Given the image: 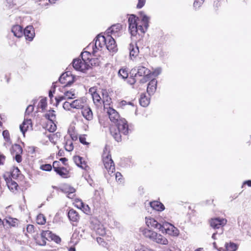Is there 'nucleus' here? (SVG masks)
I'll return each mask as SVG.
<instances>
[{
	"mask_svg": "<svg viewBox=\"0 0 251 251\" xmlns=\"http://www.w3.org/2000/svg\"><path fill=\"white\" fill-rule=\"evenodd\" d=\"M150 20V17L143 11L139 12V17L130 15L128 19V30L131 36L145 33L148 28Z\"/></svg>",
	"mask_w": 251,
	"mask_h": 251,
	"instance_id": "nucleus-1",
	"label": "nucleus"
},
{
	"mask_svg": "<svg viewBox=\"0 0 251 251\" xmlns=\"http://www.w3.org/2000/svg\"><path fill=\"white\" fill-rule=\"evenodd\" d=\"M115 124L117 126L118 129L111 128L110 132L115 140L117 142H120L121 141V133L124 135H126L128 133L129 129L127 122L125 119H120Z\"/></svg>",
	"mask_w": 251,
	"mask_h": 251,
	"instance_id": "nucleus-2",
	"label": "nucleus"
},
{
	"mask_svg": "<svg viewBox=\"0 0 251 251\" xmlns=\"http://www.w3.org/2000/svg\"><path fill=\"white\" fill-rule=\"evenodd\" d=\"M85 54L89 55V52L85 51L81 54V59H75L73 62V67L75 70L80 72H84L88 69L90 65L88 62H85Z\"/></svg>",
	"mask_w": 251,
	"mask_h": 251,
	"instance_id": "nucleus-3",
	"label": "nucleus"
},
{
	"mask_svg": "<svg viewBox=\"0 0 251 251\" xmlns=\"http://www.w3.org/2000/svg\"><path fill=\"white\" fill-rule=\"evenodd\" d=\"M106 44V36L99 35L96 37L95 43H91L87 47L88 50L92 49L93 53H95L98 50H100L102 47L105 46Z\"/></svg>",
	"mask_w": 251,
	"mask_h": 251,
	"instance_id": "nucleus-4",
	"label": "nucleus"
},
{
	"mask_svg": "<svg viewBox=\"0 0 251 251\" xmlns=\"http://www.w3.org/2000/svg\"><path fill=\"white\" fill-rule=\"evenodd\" d=\"M103 162L105 168L110 175H112L115 171V165L109 153L104 152L103 155Z\"/></svg>",
	"mask_w": 251,
	"mask_h": 251,
	"instance_id": "nucleus-5",
	"label": "nucleus"
},
{
	"mask_svg": "<svg viewBox=\"0 0 251 251\" xmlns=\"http://www.w3.org/2000/svg\"><path fill=\"white\" fill-rule=\"evenodd\" d=\"M160 231L173 236H177L179 234V230L176 227L167 222L162 225Z\"/></svg>",
	"mask_w": 251,
	"mask_h": 251,
	"instance_id": "nucleus-6",
	"label": "nucleus"
},
{
	"mask_svg": "<svg viewBox=\"0 0 251 251\" xmlns=\"http://www.w3.org/2000/svg\"><path fill=\"white\" fill-rule=\"evenodd\" d=\"M10 151L12 154L15 155L16 161L20 163L22 160L21 154L23 153V149L21 146L18 144H14L12 146Z\"/></svg>",
	"mask_w": 251,
	"mask_h": 251,
	"instance_id": "nucleus-7",
	"label": "nucleus"
},
{
	"mask_svg": "<svg viewBox=\"0 0 251 251\" xmlns=\"http://www.w3.org/2000/svg\"><path fill=\"white\" fill-rule=\"evenodd\" d=\"M106 48L110 51H115L117 50V46L114 38L111 35H107L106 36Z\"/></svg>",
	"mask_w": 251,
	"mask_h": 251,
	"instance_id": "nucleus-8",
	"label": "nucleus"
},
{
	"mask_svg": "<svg viewBox=\"0 0 251 251\" xmlns=\"http://www.w3.org/2000/svg\"><path fill=\"white\" fill-rule=\"evenodd\" d=\"M59 82L62 84H64L65 86H70L73 82V78L68 74V73L63 74L59 79Z\"/></svg>",
	"mask_w": 251,
	"mask_h": 251,
	"instance_id": "nucleus-9",
	"label": "nucleus"
},
{
	"mask_svg": "<svg viewBox=\"0 0 251 251\" xmlns=\"http://www.w3.org/2000/svg\"><path fill=\"white\" fill-rule=\"evenodd\" d=\"M145 220L146 225L148 227L158 229L160 231L162 225L159 223L154 218L146 217Z\"/></svg>",
	"mask_w": 251,
	"mask_h": 251,
	"instance_id": "nucleus-10",
	"label": "nucleus"
},
{
	"mask_svg": "<svg viewBox=\"0 0 251 251\" xmlns=\"http://www.w3.org/2000/svg\"><path fill=\"white\" fill-rule=\"evenodd\" d=\"M107 113L110 121L114 124H116L120 119L118 112L112 108L109 107L108 109Z\"/></svg>",
	"mask_w": 251,
	"mask_h": 251,
	"instance_id": "nucleus-11",
	"label": "nucleus"
},
{
	"mask_svg": "<svg viewBox=\"0 0 251 251\" xmlns=\"http://www.w3.org/2000/svg\"><path fill=\"white\" fill-rule=\"evenodd\" d=\"M154 234L155 235H153V238H152L151 241L164 245H166L168 244V240L163 235L156 232L154 233Z\"/></svg>",
	"mask_w": 251,
	"mask_h": 251,
	"instance_id": "nucleus-12",
	"label": "nucleus"
},
{
	"mask_svg": "<svg viewBox=\"0 0 251 251\" xmlns=\"http://www.w3.org/2000/svg\"><path fill=\"white\" fill-rule=\"evenodd\" d=\"M81 110V114L86 120H92L93 119V114L89 106H85Z\"/></svg>",
	"mask_w": 251,
	"mask_h": 251,
	"instance_id": "nucleus-13",
	"label": "nucleus"
},
{
	"mask_svg": "<svg viewBox=\"0 0 251 251\" xmlns=\"http://www.w3.org/2000/svg\"><path fill=\"white\" fill-rule=\"evenodd\" d=\"M23 34H24L26 40L31 41L35 36L34 30L33 26H26L23 32Z\"/></svg>",
	"mask_w": 251,
	"mask_h": 251,
	"instance_id": "nucleus-14",
	"label": "nucleus"
},
{
	"mask_svg": "<svg viewBox=\"0 0 251 251\" xmlns=\"http://www.w3.org/2000/svg\"><path fill=\"white\" fill-rule=\"evenodd\" d=\"M72 102L73 108L82 109L85 106L86 100L84 98H80L78 99L73 100Z\"/></svg>",
	"mask_w": 251,
	"mask_h": 251,
	"instance_id": "nucleus-15",
	"label": "nucleus"
},
{
	"mask_svg": "<svg viewBox=\"0 0 251 251\" xmlns=\"http://www.w3.org/2000/svg\"><path fill=\"white\" fill-rule=\"evenodd\" d=\"M61 190L62 192L67 194V197L69 198L73 199L75 196V189L69 185H63L61 188Z\"/></svg>",
	"mask_w": 251,
	"mask_h": 251,
	"instance_id": "nucleus-16",
	"label": "nucleus"
},
{
	"mask_svg": "<svg viewBox=\"0 0 251 251\" xmlns=\"http://www.w3.org/2000/svg\"><path fill=\"white\" fill-rule=\"evenodd\" d=\"M32 125L30 119L25 120L22 125L20 126V129L24 135L25 132L29 129H32Z\"/></svg>",
	"mask_w": 251,
	"mask_h": 251,
	"instance_id": "nucleus-17",
	"label": "nucleus"
},
{
	"mask_svg": "<svg viewBox=\"0 0 251 251\" xmlns=\"http://www.w3.org/2000/svg\"><path fill=\"white\" fill-rule=\"evenodd\" d=\"M157 83V80L154 78L148 83L147 91L150 95H153L156 91Z\"/></svg>",
	"mask_w": 251,
	"mask_h": 251,
	"instance_id": "nucleus-18",
	"label": "nucleus"
},
{
	"mask_svg": "<svg viewBox=\"0 0 251 251\" xmlns=\"http://www.w3.org/2000/svg\"><path fill=\"white\" fill-rule=\"evenodd\" d=\"M129 56L131 59H134L138 56L139 53L138 47L136 45L130 44L129 45Z\"/></svg>",
	"mask_w": 251,
	"mask_h": 251,
	"instance_id": "nucleus-19",
	"label": "nucleus"
},
{
	"mask_svg": "<svg viewBox=\"0 0 251 251\" xmlns=\"http://www.w3.org/2000/svg\"><path fill=\"white\" fill-rule=\"evenodd\" d=\"M11 31L17 38H20L23 35V27L20 25H13L11 28Z\"/></svg>",
	"mask_w": 251,
	"mask_h": 251,
	"instance_id": "nucleus-20",
	"label": "nucleus"
},
{
	"mask_svg": "<svg viewBox=\"0 0 251 251\" xmlns=\"http://www.w3.org/2000/svg\"><path fill=\"white\" fill-rule=\"evenodd\" d=\"M41 238H42V243H40V245H44L46 244V240H51L53 233L49 230L43 231L41 234Z\"/></svg>",
	"mask_w": 251,
	"mask_h": 251,
	"instance_id": "nucleus-21",
	"label": "nucleus"
},
{
	"mask_svg": "<svg viewBox=\"0 0 251 251\" xmlns=\"http://www.w3.org/2000/svg\"><path fill=\"white\" fill-rule=\"evenodd\" d=\"M101 95L102 103L103 104L104 106L105 105H109L111 102V98L105 90H102L100 92Z\"/></svg>",
	"mask_w": 251,
	"mask_h": 251,
	"instance_id": "nucleus-22",
	"label": "nucleus"
},
{
	"mask_svg": "<svg viewBox=\"0 0 251 251\" xmlns=\"http://www.w3.org/2000/svg\"><path fill=\"white\" fill-rule=\"evenodd\" d=\"M140 231L145 237L149 239L150 240L153 238V235H155L154 233L155 232L152 230L145 228H140Z\"/></svg>",
	"mask_w": 251,
	"mask_h": 251,
	"instance_id": "nucleus-23",
	"label": "nucleus"
},
{
	"mask_svg": "<svg viewBox=\"0 0 251 251\" xmlns=\"http://www.w3.org/2000/svg\"><path fill=\"white\" fill-rule=\"evenodd\" d=\"M121 28L122 25L120 24L114 25L107 29L106 33L107 35L110 34L114 35L119 31Z\"/></svg>",
	"mask_w": 251,
	"mask_h": 251,
	"instance_id": "nucleus-24",
	"label": "nucleus"
},
{
	"mask_svg": "<svg viewBox=\"0 0 251 251\" xmlns=\"http://www.w3.org/2000/svg\"><path fill=\"white\" fill-rule=\"evenodd\" d=\"M68 216L70 220L72 222H77L79 219V216L77 212L73 209L69 211Z\"/></svg>",
	"mask_w": 251,
	"mask_h": 251,
	"instance_id": "nucleus-25",
	"label": "nucleus"
},
{
	"mask_svg": "<svg viewBox=\"0 0 251 251\" xmlns=\"http://www.w3.org/2000/svg\"><path fill=\"white\" fill-rule=\"evenodd\" d=\"M93 228L96 233L100 236H103L106 233L105 228L101 224L95 225Z\"/></svg>",
	"mask_w": 251,
	"mask_h": 251,
	"instance_id": "nucleus-26",
	"label": "nucleus"
},
{
	"mask_svg": "<svg viewBox=\"0 0 251 251\" xmlns=\"http://www.w3.org/2000/svg\"><path fill=\"white\" fill-rule=\"evenodd\" d=\"M151 206L157 211H163L165 209L164 205L158 201H153L150 202Z\"/></svg>",
	"mask_w": 251,
	"mask_h": 251,
	"instance_id": "nucleus-27",
	"label": "nucleus"
},
{
	"mask_svg": "<svg viewBox=\"0 0 251 251\" xmlns=\"http://www.w3.org/2000/svg\"><path fill=\"white\" fill-rule=\"evenodd\" d=\"M4 221L10 226L16 227L18 226L19 224V220L17 219L11 217H6L4 219Z\"/></svg>",
	"mask_w": 251,
	"mask_h": 251,
	"instance_id": "nucleus-28",
	"label": "nucleus"
},
{
	"mask_svg": "<svg viewBox=\"0 0 251 251\" xmlns=\"http://www.w3.org/2000/svg\"><path fill=\"white\" fill-rule=\"evenodd\" d=\"M147 74H151V72L146 67L141 66H139L137 67V71L136 75L143 76L147 75Z\"/></svg>",
	"mask_w": 251,
	"mask_h": 251,
	"instance_id": "nucleus-29",
	"label": "nucleus"
},
{
	"mask_svg": "<svg viewBox=\"0 0 251 251\" xmlns=\"http://www.w3.org/2000/svg\"><path fill=\"white\" fill-rule=\"evenodd\" d=\"M94 104L97 106H100L102 104L101 96L98 92L96 94H94L92 97Z\"/></svg>",
	"mask_w": 251,
	"mask_h": 251,
	"instance_id": "nucleus-30",
	"label": "nucleus"
},
{
	"mask_svg": "<svg viewBox=\"0 0 251 251\" xmlns=\"http://www.w3.org/2000/svg\"><path fill=\"white\" fill-rule=\"evenodd\" d=\"M6 183L9 190L13 192L16 190L17 187L18 186L17 183L11 179L7 178L6 180Z\"/></svg>",
	"mask_w": 251,
	"mask_h": 251,
	"instance_id": "nucleus-31",
	"label": "nucleus"
},
{
	"mask_svg": "<svg viewBox=\"0 0 251 251\" xmlns=\"http://www.w3.org/2000/svg\"><path fill=\"white\" fill-rule=\"evenodd\" d=\"M140 104L143 107L147 106L150 103V99L147 97L144 94L141 96L139 100Z\"/></svg>",
	"mask_w": 251,
	"mask_h": 251,
	"instance_id": "nucleus-32",
	"label": "nucleus"
},
{
	"mask_svg": "<svg viewBox=\"0 0 251 251\" xmlns=\"http://www.w3.org/2000/svg\"><path fill=\"white\" fill-rule=\"evenodd\" d=\"M226 251H236L238 249V245L234 243H229L226 244Z\"/></svg>",
	"mask_w": 251,
	"mask_h": 251,
	"instance_id": "nucleus-33",
	"label": "nucleus"
},
{
	"mask_svg": "<svg viewBox=\"0 0 251 251\" xmlns=\"http://www.w3.org/2000/svg\"><path fill=\"white\" fill-rule=\"evenodd\" d=\"M64 95L66 99H73L76 98V95L75 91L71 90L64 93Z\"/></svg>",
	"mask_w": 251,
	"mask_h": 251,
	"instance_id": "nucleus-34",
	"label": "nucleus"
},
{
	"mask_svg": "<svg viewBox=\"0 0 251 251\" xmlns=\"http://www.w3.org/2000/svg\"><path fill=\"white\" fill-rule=\"evenodd\" d=\"M210 226L214 228L220 227V219L219 218L212 219L210 221Z\"/></svg>",
	"mask_w": 251,
	"mask_h": 251,
	"instance_id": "nucleus-35",
	"label": "nucleus"
},
{
	"mask_svg": "<svg viewBox=\"0 0 251 251\" xmlns=\"http://www.w3.org/2000/svg\"><path fill=\"white\" fill-rule=\"evenodd\" d=\"M48 130L50 132H53L56 129V126L53 122L49 121L47 124Z\"/></svg>",
	"mask_w": 251,
	"mask_h": 251,
	"instance_id": "nucleus-36",
	"label": "nucleus"
},
{
	"mask_svg": "<svg viewBox=\"0 0 251 251\" xmlns=\"http://www.w3.org/2000/svg\"><path fill=\"white\" fill-rule=\"evenodd\" d=\"M57 174L63 177H66L67 176V169L64 167H61L60 169L55 171Z\"/></svg>",
	"mask_w": 251,
	"mask_h": 251,
	"instance_id": "nucleus-37",
	"label": "nucleus"
},
{
	"mask_svg": "<svg viewBox=\"0 0 251 251\" xmlns=\"http://www.w3.org/2000/svg\"><path fill=\"white\" fill-rule=\"evenodd\" d=\"M36 222L39 225H44L46 223V218L42 214H40L37 216Z\"/></svg>",
	"mask_w": 251,
	"mask_h": 251,
	"instance_id": "nucleus-38",
	"label": "nucleus"
},
{
	"mask_svg": "<svg viewBox=\"0 0 251 251\" xmlns=\"http://www.w3.org/2000/svg\"><path fill=\"white\" fill-rule=\"evenodd\" d=\"M45 117L46 119H48L49 121L53 122L55 119L54 111L52 110L51 111H49V113L45 114Z\"/></svg>",
	"mask_w": 251,
	"mask_h": 251,
	"instance_id": "nucleus-39",
	"label": "nucleus"
},
{
	"mask_svg": "<svg viewBox=\"0 0 251 251\" xmlns=\"http://www.w3.org/2000/svg\"><path fill=\"white\" fill-rule=\"evenodd\" d=\"M65 148V150L68 151H71L73 150L74 146L72 140H69L66 141Z\"/></svg>",
	"mask_w": 251,
	"mask_h": 251,
	"instance_id": "nucleus-40",
	"label": "nucleus"
},
{
	"mask_svg": "<svg viewBox=\"0 0 251 251\" xmlns=\"http://www.w3.org/2000/svg\"><path fill=\"white\" fill-rule=\"evenodd\" d=\"M118 75L123 79H126L128 77L127 71L126 69H121L119 71Z\"/></svg>",
	"mask_w": 251,
	"mask_h": 251,
	"instance_id": "nucleus-41",
	"label": "nucleus"
},
{
	"mask_svg": "<svg viewBox=\"0 0 251 251\" xmlns=\"http://www.w3.org/2000/svg\"><path fill=\"white\" fill-rule=\"evenodd\" d=\"M47 106L46 99H42L40 100L38 107L42 109V110H44Z\"/></svg>",
	"mask_w": 251,
	"mask_h": 251,
	"instance_id": "nucleus-42",
	"label": "nucleus"
},
{
	"mask_svg": "<svg viewBox=\"0 0 251 251\" xmlns=\"http://www.w3.org/2000/svg\"><path fill=\"white\" fill-rule=\"evenodd\" d=\"M2 135L5 140L11 144L10 135L8 131L7 130H4L2 132Z\"/></svg>",
	"mask_w": 251,
	"mask_h": 251,
	"instance_id": "nucleus-43",
	"label": "nucleus"
},
{
	"mask_svg": "<svg viewBox=\"0 0 251 251\" xmlns=\"http://www.w3.org/2000/svg\"><path fill=\"white\" fill-rule=\"evenodd\" d=\"M63 107L64 109L70 110L71 108H73L72 102L65 101L63 103Z\"/></svg>",
	"mask_w": 251,
	"mask_h": 251,
	"instance_id": "nucleus-44",
	"label": "nucleus"
},
{
	"mask_svg": "<svg viewBox=\"0 0 251 251\" xmlns=\"http://www.w3.org/2000/svg\"><path fill=\"white\" fill-rule=\"evenodd\" d=\"M162 71V69L161 68H157L154 69V70L151 72V75H153L154 76H157L159 75Z\"/></svg>",
	"mask_w": 251,
	"mask_h": 251,
	"instance_id": "nucleus-45",
	"label": "nucleus"
},
{
	"mask_svg": "<svg viewBox=\"0 0 251 251\" xmlns=\"http://www.w3.org/2000/svg\"><path fill=\"white\" fill-rule=\"evenodd\" d=\"M151 74L146 75H143V77L140 79V82L142 83H145L147 82L151 78Z\"/></svg>",
	"mask_w": 251,
	"mask_h": 251,
	"instance_id": "nucleus-46",
	"label": "nucleus"
},
{
	"mask_svg": "<svg viewBox=\"0 0 251 251\" xmlns=\"http://www.w3.org/2000/svg\"><path fill=\"white\" fill-rule=\"evenodd\" d=\"M84 202L79 199H76L75 200V205L78 208L80 209L81 207H83Z\"/></svg>",
	"mask_w": 251,
	"mask_h": 251,
	"instance_id": "nucleus-47",
	"label": "nucleus"
},
{
	"mask_svg": "<svg viewBox=\"0 0 251 251\" xmlns=\"http://www.w3.org/2000/svg\"><path fill=\"white\" fill-rule=\"evenodd\" d=\"M85 213L88 214L90 211V209L87 204H83V207L80 208Z\"/></svg>",
	"mask_w": 251,
	"mask_h": 251,
	"instance_id": "nucleus-48",
	"label": "nucleus"
},
{
	"mask_svg": "<svg viewBox=\"0 0 251 251\" xmlns=\"http://www.w3.org/2000/svg\"><path fill=\"white\" fill-rule=\"evenodd\" d=\"M113 175L115 176V178L117 181L120 182H122V176L120 173L117 172L116 174L113 173Z\"/></svg>",
	"mask_w": 251,
	"mask_h": 251,
	"instance_id": "nucleus-49",
	"label": "nucleus"
},
{
	"mask_svg": "<svg viewBox=\"0 0 251 251\" xmlns=\"http://www.w3.org/2000/svg\"><path fill=\"white\" fill-rule=\"evenodd\" d=\"M41 169L44 171H50L51 170L52 166L50 164H45L42 166Z\"/></svg>",
	"mask_w": 251,
	"mask_h": 251,
	"instance_id": "nucleus-50",
	"label": "nucleus"
},
{
	"mask_svg": "<svg viewBox=\"0 0 251 251\" xmlns=\"http://www.w3.org/2000/svg\"><path fill=\"white\" fill-rule=\"evenodd\" d=\"M83 160V158L80 156L74 157V161L75 164L78 166L81 163V160Z\"/></svg>",
	"mask_w": 251,
	"mask_h": 251,
	"instance_id": "nucleus-51",
	"label": "nucleus"
},
{
	"mask_svg": "<svg viewBox=\"0 0 251 251\" xmlns=\"http://www.w3.org/2000/svg\"><path fill=\"white\" fill-rule=\"evenodd\" d=\"M203 1L204 0H195L194 6L196 8L199 7Z\"/></svg>",
	"mask_w": 251,
	"mask_h": 251,
	"instance_id": "nucleus-52",
	"label": "nucleus"
},
{
	"mask_svg": "<svg viewBox=\"0 0 251 251\" xmlns=\"http://www.w3.org/2000/svg\"><path fill=\"white\" fill-rule=\"evenodd\" d=\"M146 2V0H138V3L137 4V8L138 9H140L142 8Z\"/></svg>",
	"mask_w": 251,
	"mask_h": 251,
	"instance_id": "nucleus-53",
	"label": "nucleus"
},
{
	"mask_svg": "<svg viewBox=\"0 0 251 251\" xmlns=\"http://www.w3.org/2000/svg\"><path fill=\"white\" fill-rule=\"evenodd\" d=\"M34 109V107L32 105H29L27 106L25 110V114L29 115L30 114Z\"/></svg>",
	"mask_w": 251,
	"mask_h": 251,
	"instance_id": "nucleus-54",
	"label": "nucleus"
},
{
	"mask_svg": "<svg viewBox=\"0 0 251 251\" xmlns=\"http://www.w3.org/2000/svg\"><path fill=\"white\" fill-rule=\"evenodd\" d=\"M79 141L81 143L84 144V145H88V143L86 142V138L84 135H81L79 137Z\"/></svg>",
	"mask_w": 251,
	"mask_h": 251,
	"instance_id": "nucleus-55",
	"label": "nucleus"
},
{
	"mask_svg": "<svg viewBox=\"0 0 251 251\" xmlns=\"http://www.w3.org/2000/svg\"><path fill=\"white\" fill-rule=\"evenodd\" d=\"M59 164H60V162L57 161H55L53 162L52 167L53 168L54 171H55L56 170H58L61 168V167H59Z\"/></svg>",
	"mask_w": 251,
	"mask_h": 251,
	"instance_id": "nucleus-56",
	"label": "nucleus"
},
{
	"mask_svg": "<svg viewBox=\"0 0 251 251\" xmlns=\"http://www.w3.org/2000/svg\"><path fill=\"white\" fill-rule=\"evenodd\" d=\"M51 240L54 241L56 243H59L61 242V238L56 235L53 234V236H52V238H51Z\"/></svg>",
	"mask_w": 251,
	"mask_h": 251,
	"instance_id": "nucleus-57",
	"label": "nucleus"
},
{
	"mask_svg": "<svg viewBox=\"0 0 251 251\" xmlns=\"http://www.w3.org/2000/svg\"><path fill=\"white\" fill-rule=\"evenodd\" d=\"M27 232L28 233H32L34 230V227L32 225H28L26 227Z\"/></svg>",
	"mask_w": 251,
	"mask_h": 251,
	"instance_id": "nucleus-58",
	"label": "nucleus"
},
{
	"mask_svg": "<svg viewBox=\"0 0 251 251\" xmlns=\"http://www.w3.org/2000/svg\"><path fill=\"white\" fill-rule=\"evenodd\" d=\"M55 100H56V104H58L60 101L64 100H66V98L65 97V95L64 96H58L57 97H56L55 98Z\"/></svg>",
	"mask_w": 251,
	"mask_h": 251,
	"instance_id": "nucleus-59",
	"label": "nucleus"
},
{
	"mask_svg": "<svg viewBox=\"0 0 251 251\" xmlns=\"http://www.w3.org/2000/svg\"><path fill=\"white\" fill-rule=\"evenodd\" d=\"M49 139L50 141L54 144L56 143L57 140L56 138H55V135H53V134L49 136Z\"/></svg>",
	"mask_w": 251,
	"mask_h": 251,
	"instance_id": "nucleus-60",
	"label": "nucleus"
},
{
	"mask_svg": "<svg viewBox=\"0 0 251 251\" xmlns=\"http://www.w3.org/2000/svg\"><path fill=\"white\" fill-rule=\"evenodd\" d=\"M97 241L98 243L102 246H104L105 245V242L103 238L101 237H97Z\"/></svg>",
	"mask_w": 251,
	"mask_h": 251,
	"instance_id": "nucleus-61",
	"label": "nucleus"
},
{
	"mask_svg": "<svg viewBox=\"0 0 251 251\" xmlns=\"http://www.w3.org/2000/svg\"><path fill=\"white\" fill-rule=\"evenodd\" d=\"M78 167H81L82 169H85L86 167H87V165H86V162L83 159L82 160H81V163L79 165Z\"/></svg>",
	"mask_w": 251,
	"mask_h": 251,
	"instance_id": "nucleus-62",
	"label": "nucleus"
},
{
	"mask_svg": "<svg viewBox=\"0 0 251 251\" xmlns=\"http://www.w3.org/2000/svg\"><path fill=\"white\" fill-rule=\"evenodd\" d=\"M89 93L91 94L92 97L94 94H96L98 92L96 91V89L95 87H91L89 90Z\"/></svg>",
	"mask_w": 251,
	"mask_h": 251,
	"instance_id": "nucleus-63",
	"label": "nucleus"
},
{
	"mask_svg": "<svg viewBox=\"0 0 251 251\" xmlns=\"http://www.w3.org/2000/svg\"><path fill=\"white\" fill-rule=\"evenodd\" d=\"M135 251H147L145 250L144 248L141 245L136 246L135 248Z\"/></svg>",
	"mask_w": 251,
	"mask_h": 251,
	"instance_id": "nucleus-64",
	"label": "nucleus"
}]
</instances>
